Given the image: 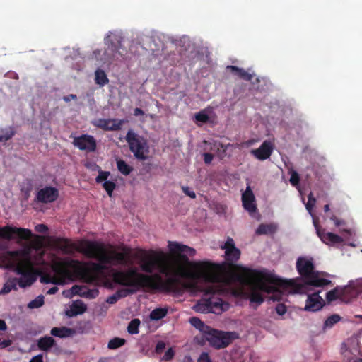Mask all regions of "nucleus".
<instances>
[{
  "instance_id": "nucleus-1",
  "label": "nucleus",
  "mask_w": 362,
  "mask_h": 362,
  "mask_svg": "<svg viewBox=\"0 0 362 362\" xmlns=\"http://www.w3.org/2000/svg\"><path fill=\"white\" fill-rule=\"evenodd\" d=\"M168 248L171 254L175 255L173 260H170L163 251L144 252L139 257V265L146 274L139 273L136 269L115 271L112 274L113 281L116 284L137 289L158 290L164 285L161 275L166 276L165 283L168 285L176 283L180 277L209 279L206 274L210 269L209 266L204 262L197 263L189 259L188 256L194 257L196 255L195 249L171 241L168 243Z\"/></svg>"
},
{
  "instance_id": "nucleus-2",
  "label": "nucleus",
  "mask_w": 362,
  "mask_h": 362,
  "mask_svg": "<svg viewBox=\"0 0 362 362\" xmlns=\"http://www.w3.org/2000/svg\"><path fill=\"white\" fill-rule=\"evenodd\" d=\"M197 262H204L209 266L210 269L206 272V274L209 276V278L210 277V279L183 277L193 281L190 284L192 288L203 293L202 299L198 301L195 306L196 310L202 313H212L220 314L226 310L225 306H227V304L224 303L221 298L216 296L220 289L214 284L218 283L221 280L219 274L220 267L218 264L207 261H199Z\"/></svg>"
},
{
  "instance_id": "nucleus-3",
  "label": "nucleus",
  "mask_w": 362,
  "mask_h": 362,
  "mask_svg": "<svg viewBox=\"0 0 362 362\" xmlns=\"http://www.w3.org/2000/svg\"><path fill=\"white\" fill-rule=\"evenodd\" d=\"M296 269L303 278V283H298L294 279L277 282L284 288H291L295 293H306L310 286L324 287L332 284L330 280L319 278V272L315 270L312 259L299 257L296 262Z\"/></svg>"
},
{
  "instance_id": "nucleus-4",
  "label": "nucleus",
  "mask_w": 362,
  "mask_h": 362,
  "mask_svg": "<svg viewBox=\"0 0 362 362\" xmlns=\"http://www.w3.org/2000/svg\"><path fill=\"white\" fill-rule=\"evenodd\" d=\"M2 260L6 268L12 269L17 274V284L21 288L30 286L37 279V274L33 264L28 252L24 250L6 251L2 255Z\"/></svg>"
},
{
  "instance_id": "nucleus-5",
  "label": "nucleus",
  "mask_w": 362,
  "mask_h": 362,
  "mask_svg": "<svg viewBox=\"0 0 362 362\" xmlns=\"http://www.w3.org/2000/svg\"><path fill=\"white\" fill-rule=\"evenodd\" d=\"M233 280L245 286H253L262 292L271 294L270 299L273 301H279L282 299L283 293L276 287L268 284L266 281H274L270 276L262 272L248 268H242L240 272H234L231 274Z\"/></svg>"
},
{
  "instance_id": "nucleus-6",
  "label": "nucleus",
  "mask_w": 362,
  "mask_h": 362,
  "mask_svg": "<svg viewBox=\"0 0 362 362\" xmlns=\"http://www.w3.org/2000/svg\"><path fill=\"white\" fill-rule=\"evenodd\" d=\"M102 247V252H96V257H87L88 258L95 259L98 262H93L91 264V269L93 272L99 273L106 269L105 264L112 265H126L129 261V250L127 247L123 248V252H118L114 250L107 251L105 245L99 243Z\"/></svg>"
},
{
  "instance_id": "nucleus-7",
  "label": "nucleus",
  "mask_w": 362,
  "mask_h": 362,
  "mask_svg": "<svg viewBox=\"0 0 362 362\" xmlns=\"http://www.w3.org/2000/svg\"><path fill=\"white\" fill-rule=\"evenodd\" d=\"M69 269H71L77 273L81 272L83 269L81 263L78 260L66 259L58 262L52 267L54 275L45 274L41 276L40 281L43 284H64L66 279L70 276Z\"/></svg>"
},
{
  "instance_id": "nucleus-8",
  "label": "nucleus",
  "mask_w": 362,
  "mask_h": 362,
  "mask_svg": "<svg viewBox=\"0 0 362 362\" xmlns=\"http://www.w3.org/2000/svg\"><path fill=\"white\" fill-rule=\"evenodd\" d=\"M58 245L66 254H71L77 251L86 257H96V252H102V247L97 241L81 240L76 244L68 239H60L58 241Z\"/></svg>"
},
{
  "instance_id": "nucleus-9",
  "label": "nucleus",
  "mask_w": 362,
  "mask_h": 362,
  "mask_svg": "<svg viewBox=\"0 0 362 362\" xmlns=\"http://www.w3.org/2000/svg\"><path fill=\"white\" fill-rule=\"evenodd\" d=\"M125 139L130 151L137 159L141 160L147 159L149 148L147 141L142 136L138 135L132 130H129Z\"/></svg>"
},
{
  "instance_id": "nucleus-10",
  "label": "nucleus",
  "mask_w": 362,
  "mask_h": 362,
  "mask_svg": "<svg viewBox=\"0 0 362 362\" xmlns=\"http://www.w3.org/2000/svg\"><path fill=\"white\" fill-rule=\"evenodd\" d=\"M233 334V332L219 331L211 327L203 338L209 341L211 346L220 349L228 346L231 343Z\"/></svg>"
},
{
  "instance_id": "nucleus-11",
  "label": "nucleus",
  "mask_w": 362,
  "mask_h": 362,
  "mask_svg": "<svg viewBox=\"0 0 362 362\" xmlns=\"http://www.w3.org/2000/svg\"><path fill=\"white\" fill-rule=\"evenodd\" d=\"M31 237L32 232L27 228L12 227L11 226L0 227V239L11 240L18 238L20 240H27Z\"/></svg>"
},
{
  "instance_id": "nucleus-12",
  "label": "nucleus",
  "mask_w": 362,
  "mask_h": 362,
  "mask_svg": "<svg viewBox=\"0 0 362 362\" xmlns=\"http://www.w3.org/2000/svg\"><path fill=\"white\" fill-rule=\"evenodd\" d=\"M225 249L226 260L230 264L231 267L238 269L240 272L243 267L233 264L240 257V250L235 246V243L231 238H228L225 245L223 247Z\"/></svg>"
},
{
  "instance_id": "nucleus-13",
  "label": "nucleus",
  "mask_w": 362,
  "mask_h": 362,
  "mask_svg": "<svg viewBox=\"0 0 362 362\" xmlns=\"http://www.w3.org/2000/svg\"><path fill=\"white\" fill-rule=\"evenodd\" d=\"M73 144L81 151L87 153L94 152L97 148V141L94 136L86 134L74 137Z\"/></svg>"
},
{
  "instance_id": "nucleus-14",
  "label": "nucleus",
  "mask_w": 362,
  "mask_h": 362,
  "mask_svg": "<svg viewBox=\"0 0 362 362\" xmlns=\"http://www.w3.org/2000/svg\"><path fill=\"white\" fill-rule=\"evenodd\" d=\"M93 125L104 131H119L124 124V119H98L92 122Z\"/></svg>"
},
{
  "instance_id": "nucleus-15",
  "label": "nucleus",
  "mask_w": 362,
  "mask_h": 362,
  "mask_svg": "<svg viewBox=\"0 0 362 362\" xmlns=\"http://www.w3.org/2000/svg\"><path fill=\"white\" fill-rule=\"evenodd\" d=\"M59 197L57 189L53 187H45L40 189L35 197V201L40 203H51Z\"/></svg>"
},
{
  "instance_id": "nucleus-16",
  "label": "nucleus",
  "mask_w": 362,
  "mask_h": 362,
  "mask_svg": "<svg viewBox=\"0 0 362 362\" xmlns=\"http://www.w3.org/2000/svg\"><path fill=\"white\" fill-rule=\"evenodd\" d=\"M314 226L318 237L326 245H334L343 243L344 240L341 236L331 232H326L325 229L320 228L317 223L315 221Z\"/></svg>"
},
{
  "instance_id": "nucleus-17",
  "label": "nucleus",
  "mask_w": 362,
  "mask_h": 362,
  "mask_svg": "<svg viewBox=\"0 0 362 362\" xmlns=\"http://www.w3.org/2000/svg\"><path fill=\"white\" fill-rule=\"evenodd\" d=\"M274 146L270 141L265 140L258 148L252 149L250 153L259 160L268 159L273 153Z\"/></svg>"
},
{
  "instance_id": "nucleus-18",
  "label": "nucleus",
  "mask_w": 362,
  "mask_h": 362,
  "mask_svg": "<svg viewBox=\"0 0 362 362\" xmlns=\"http://www.w3.org/2000/svg\"><path fill=\"white\" fill-rule=\"evenodd\" d=\"M324 305V301L320 296L319 292L308 296L305 310L315 312L320 310Z\"/></svg>"
},
{
  "instance_id": "nucleus-19",
  "label": "nucleus",
  "mask_w": 362,
  "mask_h": 362,
  "mask_svg": "<svg viewBox=\"0 0 362 362\" xmlns=\"http://www.w3.org/2000/svg\"><path fill=\"white\" fill-rule=\"evenodd\" d=\"M255 198L254 194L250 187H247L245 192L242 194V202L245 209L250 213L255 212L257 206L255 204Z\"/></svg>"
},
{
  "instance_id": "nucleus-20",
  "label": "nucleus",
  "mask_w": 362,
  "mask_h": 362,
  "mask_svg": "<svg viewBox=\"0 0 362 362\" xmlns=\"http://www.w3.org/2000/svg\"><path fill=\"white\" fill-rule=\"evenodd\" d=\"M87 310L86 305L81 300H76L73 303L70 310L66 311V315L71 317L84 313Z\"/></svg>"
},
{
  "instance_id": "nucleus-21",
  "label": "nucleus",
  "mask_w": 362,
  "mask_h": 362,
  "mask_svg": "<svg viewBox=\"0 0 362 362\" xmlns=\"http://www.w3.org/2000/svg\"><path fill=\"white\" fill-rule=\"evenodd\" d=\"M37 345L40 350L48 351L52 347L56 345V341L52 337L45 336L40 337L37 340Z\"/></svg>"
},
{
  "instance_id": "nucleus-22",
  "label": "nucleus",
  "mask_w": 362,
  "mask_h": 362,
  "mask_svg": "<svg viewBox=\"0 0 362 362\" xmlns=\"http://www.w3.org/2000/svg\"><path fill=\"white\" fill-rule=\"evenodd\" d=\"M228 70H230L234 75L238 76L240 78L243 79L247 81H250L252 79L253 75L246 71L245 69L242 68H239L236 66H228L227 67Z\"/></svg>"
},
{
  "instance_id": "nucleus-23",
  "label": "nucleus",
  "mask_w": 362,
  "mask_h": 362,
  "mask_svg": "<svg viewBox=\"0 0 362 362\" xmlns=\"http://www.w3.org/2000/svg\"><path fill=\"white\" fill-rule=\"evenodd\" d=\"M74 332V329L66 327H53L50 332L52 336L59 338L69 337L71 336Z\"/></svg>"
},
{
  "instance_id": "nucleus-24",
  "label": "nucleus",
  "mask_w": 362,
  "mask_h": 362,
  "mask_svg": "<svg viewBox=\"0 0 362 362\" xmlns=\"http://www.w3.org/2000/svg\"><path fill=\"white\" fill-rule=\"evenodd\" d=\"M250 287V291L249 293V299L251 303H256L257 305H261L264 300V298L262 294L255 288L253 286H249Z\"/></svg>"
},
{
  "instance_id": "nucleus-25",
  "label": "nucleus",
  "mask_w": 362,
  "mask_h": 362,
  "mask_svg": "<svg viewBox=\"0 0 362 362\" xmlns=\"http://www.w3.org/2000/svg\"><path fill=\"white\" fill-rule=\"evenodd\" d=\"M189 322L193 327L202 332L203 337L211 328V327L205 325L204 322H202L199 317H190Z\"/></svg>"
},
{
  "instance_id": "nucleus-26",
  "label": "nucleus",
  "mask_w": 362,
  "mask_h": 362,
  "mask_svg": "<svg viewBox=\"0 0 362 362\" xmlns=\"http://www.w3.org/2000/svg\"><path fill=\"white\" fill-rule=\"evenodd\" d=\"M17 289V278H11L4 284L3 288L0 290V296L8 294L12 290L16 291Z\"/></svg>"
},
{
  "instance_id": "nucleus-27",
  "label": "nucleus",
  "mask_w": 362,
  "mask_h": 362,
  "mask_svg": "<svg viewBox=\"0 0 362 362\" xmlns=\"http://www.w3.org/2000/svg\"><path fill=\"white\" fill-rule=\"evenodd\" d=\"M276 227L274 224H260L256 230L257 235H269L276 232Z\"/></svg>"
},
{
  "instance_id": "nucleus-28",
  "label": "nucleus",
  "mask_w": 362,
  "mask_h": 362,
  "mask_svg": "<svg viewBox=\"0 0 362 362\" xmlns=\"http://www.w3.org/2000/svg\"><path fill=\"white\" fill-rule=\"evenodd\" d=\"M108 49H110L112 50V52H113V58H115L117 59H119L118 56L123 57L127 53L126 49L122 47L120 42L119 43L118 45H116L113 42H111V44L108 47Z\"/></svg>"
},
{
  "instance_id": "nucleus-29",
  "label": "nucleus",
  "mask_w": 362,
  "mask_h": 362,
  "mask_svg": "<svg viewBox=\"0 0 362 362\" xmlns=\"http://www.w3.org/2000/svg\"><path fill=\"white\" fill-rule=\"evenodd\" d=\"M95 83L100 86H104L109 82L106 74L102 69H97L95 72Z\"/></svg>"
},
{
  "instance_id": "nucleus-30",
  "label": "nucleus",
  "mask_w": 362,
  "mask_h": 362,
  "mask_svg": "<svg viewBox=\"0 0 362 362\" xmlns=\"http://www.w3.org/2000/svg\"><path fill=\"white\" fill-rule=\"evenodd\" d=\"M15 135V131L12 127L0 128V142L6 141Z\"/></svg>"
},
{
  "instance_id": "nucleus-31",
  "label": "nucleus",
  "mask_w": 362,
  "mask_h": 362,
  "mask_svg": "<svg viewBox=\"0 0 362 362\" xmlns=\"http://www.w3.org/2000/svg\"><path fill=\"white\" fill-rule=\"evenodd\" d=\"M168 314L167 308H156L153 310L150 313V318L152 320H159L163 319Z\"/></svg>"
},
{
  "instance_id": "nucleus-32",
  "label": "nucleus",
  "mask_w": 362,
  "mask_h": 362,
  "mask_svg": "<svg viewBox=\"0 0 362 362\" xmlns=\"http://www.w3.org/2000/svg\"><path fill=\"white\" fill-rule=\"evenodd\" d=\"M118 170L124 175H129L133 170V168L123 160H117Z\"/></svg>"
},
{
  "instance_id": "nucleus-33",
  "label": "nucleus",
  "mask_w": 362,
  "mask_h": 362,
  "mask_svg": "<svg viewBox=\"0 0 362 362\" xmlns=\"http://www.w3.org/2000/svg\"><path fill=\"white\" fill-rule=\"evenodd\" d=\"M141 324L140 320L138 318H134L132 320L128 326H127V332L130 334H136L139 332V325Z\"/></svg>"
},
{
  "instance_id": "nucleus-34",
  "label": "nucleus",
  "mask_w": 362,
  "mask_h": 362,
  "mask_svg": "<svg viewBox=\"0 0 362 362\" xmlns=\"http://www.w3.org/2000/svg\"><path fill=\"white\" fill-rule=\"evenodd\" d=\"M126 340L122 338L115 337L110 340L107 344V347L110 349H116L124 345Z\"/></svg>"
},
{
  "instance_id": "nucleus-35",
  "label": "nucleus",
  "mask_w": 362,
  "mask_h": 362,
  "mask_svg": "<svg viewBox=\"0 0 362 362\" xmlns=\"http://www.w3.org/2000/svg\"><path fill=\"white\" fill-rule=\"evenodd\" d=\"M341 320V317L339 315L334 314L328 317L324 323L325 328H330L334 325L337 323Z\"/></svg>"
},
{
  "instance_id": "nucleus-36",
  "label": "nucleus",
  "mask_w": 362,
  "mask_h": 362,
  "mask_svg": "<svg viewBox=\"0 0 362 362\" xmlns=\"http://www.w3.org/2000/svg\"><path fill=\"white\" fill-rule=\"evenodd\" d=\"M216 153L219 158L223 159L226 156V151L230 144L225 145L222 143H218L216 145Z\"/></svg>"
},
{
  "instance_id": "nucleus-37",
  "label": "nucleus",
  "mask_w": 362,
  "mask_h": 362,
  "mask_svg": "<svg viewBox=\"0 0 362 362\" xmlns=\"http://www.w3.org/2000/svg\"><path fill=\"white\" fill-rule=\"evenodd\" d=\"M139 290V289H137V288L129 287L127 288L119 289L116 293H117L119 298H121L126 297L128 295L132 294Z\"/></svg>"
},
{
  "instance_id": "nucleus-38",
  "label": "nucleus",
  "mask_w": 362,
  "mask_h": 362,
  "mask_svg": "<svg viewBox=\"0 0 362 362\" xmlns=\"http://www.w3.org/2000/svg\"><path fill=\"white\" fill-rule=\"evenodd\" d=\"M44 304V296L42 295L38 296L34 300H31L28 303V308H38L42 306Z\"/></svg>"
},
{
  "instance_id": "nucleus-39",
  "label": "nucleus",
  "mask_w": 362,
  "mask_h": 362,
  "mask_svg": "<svg viewBox=\"0 0 362 362\" xmlns=\"http://www.w3.org/2000/svg\"><path fill=\"white\" fill-rule=\"evenodd\" d=\"M103 187L107 192L109 197H112V192L116 187V184L112 181H105L103 182Z\"/></svg>"
},
{
  "instance_id": "nucleus-40",
  "label": "nucleus",
  "mask_w": 362,
  "mask_h": 362,
  "mask_svg": "<svg viewBox=\"0 0 362 362\" xmlns=\"http://www.w3.org/2000/svg\"><path fill=\"white\" fill-rule=\"evenodd\" d=\"M99 294V291L98 288H88L86 287V293H83L82 295L83 298L93 299L95 298Z\"/></svg>"
},
{
  "instance_id": "nucleus-41",
  "label": "nucleus",
  "mask_w": 362,
  "mask_h": 362,
  "mask_svg": "<svg viewBox=\"0 0 362 362\" xmlns=\"http://www.w3.org/2000/svg\"><path fill=\"white\" fill-rule=\"evenodd\" d=\"M308 200L307 204H305L306 209L308 211V212L312 214V210L313 207L315 206L316 199L313 197V194L312 192H310L308 197Z\"/></svg>"
},
{
  "instance_id": "nucleus-42",
  "label": "nucleus",
  "mask_w": 362,
  "mask_h": 362,
  "mask_svg": "<svg viewBox=\"0 0 362 362\" xmlns=\"http://www.w3.org/2000/svg\"><path fill=\"white\" fill-rule=\"evenodd\" d=\"M110 173L109 171H103L101 170H99L98 175L95 178V182L97 183H101L103 181H107V178L110 176Z\"/></svg>"
},
{
  "instance_id": "nucleus-43",
  "label": "nucleus",
  "mask_w": 362,
  "mask_h": 362,
  "mask_svg": "<svg viewBox=\"0 0 362 362\" xmlns=\"http://www.w3.org/2000/svg\"><path fill=\"white\" fill-rule=\"evenodd\" d=\"M71 292L73 295H77L81 297H83L82 295L83 293H86V286H78V285H74L71 288Z\"/></svg>"
},
{
  "instance_id": "nucleus-44",
  "label": "nucleus",
  "mask_w": 362,
  "mask_h": 362,
  "mask_svg": "<svg viewBox=\"0 0 362 362\" xmlns=\"http://www.w3.org/2000/svg\"><path fill=\"white\" fill-rule=\"evenodd\" d=\"M195 119L198 122L206 123L209 120V117L205 112L200 111L195 115Z\"/></svg>"
},
{
  "instance_id": "nucleus-45",
  "label": "nucleus",
  "mask_w": 362,
  "mask_h": 362,
  "mask_svg": "<svg viewBox=\"0 0 362 362\" xmlns=\"http://www.w3.org/2000/svg\"><path fill=\"white\" fill-rule=\"evenodd\" d=\"M337 298V289L334 288L328 291L326 294V299L328 302H332Z\"/></svg>"
},
{
  "instance_id": "nucleus-46",
  "label": "nucleus",
  "mask_w": 362,
  "mask_h": 362,
  "mask_svg": "<svg viewBox=\"0 0 362 362\" xmlns=\"http://www.w3.org/2000/svg\"><path fill=\"white\" fill-rule=\"evenodd\" d=\"M300 181V177L296 171H293L291 177H290V182L293 186H296L298 185Z\"/></svg>"
},
{
  "instance_id": "nucleus-47",
  "label": "nucleus",
  "mask_w": 362,
  "mask_h": 362,
  "mask_svg": "<svg viewBox=\"0 0 362 362\" xmlns=\"http://www.w3.org/2000/svg\"><path fill=\"white\" fill-rule=\"evenodd\" d=\"M182 190L185 193V195L189 196L192 199L196 198L195 192L192 190L189 187L182 186Z\"/></svg>"
},
{
  "instance_id": "nucleus-48",
  "label": "nucleus",
  "mask_w": 362,
  "mask_h": 362,
  "mask_svg": "<svg viewBox=\"0 0 362 362\" xmlns=\"http://www.w3.org/2000/svg\"><path fill=\"white\" fill-rule=\"evenodd\" d=\"M276 312L279 315H284L286 313V307L285 306V305L282 304V303H279L277 304V305L276 306Z\"/></svg>"
},
{
  "instance_id": "nucleus-49",
  "label": "nucleus",
  "mask_w": 362,
  "mask_h": 362,
  "mask_svg": "<svg viewBox=\"0 0 362 362\" xmlns=\"http://www.w3.org/2000/svg\"><path fill=\"white\" fill-rule=\"evenodd\" d=\"M165 349V343L163 341H159L156 346L155 351L157 354H161Z\"/></svg>"
},
{
  "instance_id": "nucleus-50",
  "label": "nucleus",
  "mask_w": 362,
  "mask_h": 362,
  "mask_svg": "<svg viewBox=\"0 0 362 362\" xmlns=\"http://www.w3.org/2000/svg\"><path fill=\"white\" fill-rule=\"evenodd\" d=\"M197 362H211V361L209 354L206 352H203L198 358Z\"/></svg>"
},
{
  "instance_id": "nucleus-51",
  "label": "nucleus",
  "mask_w": 362,
  "mask_h": 362,
  "mask_svg": "<svg viewBox=\"0 0 362 362\" xmlns=\"http://www.w3.org/2000/svg\"><path fill=\"white\" fill-rule=\"evenodd\" d=\"M204 162L205 164H210L214 158V155L210 153H204L203 154Z\"/></svg>"
},
{
  "instance_id": "nucleus-52",
  "label": "nucleus",
  "mask_w": 362,
  "mask_h": 362,
  "mask_svg": "<svg viewBox=\"0 0 362 362\" xmlns=\"http://www.w3.org/2000/svg\"><path fill=\"white\" fill-rule=\"evenodd\" d=\"M35 230L44 233L48 230V227L45 224H38L35 226Z\"/></svg>"
},
{
  "instance_id": "nucleus-53",
  "label": "nucleus",
  "mask_w": 362,
  "mask_h": 362,
  "mask_svg": "<svg viewBox=\"0 0 362 362\" xmlns=\"http://www.w3.org/2000/svg\"><path fill=\"white\" fill-rule=\"evenodd\" d=\"M119 297L117 294V293L112 296H109L107 298V303H109V304H115L117 303V301L119 300Z\"/></svg>"
},
{
  "instance_id": "nucleus-54",
  "label": "nucleus",
  "mask_w": 362,
  "mask_h": 362,
  "mask_svg": "<svg viewBox=\"0 0 362 362\" xmlns=\"http://www.w3.org/2000/svg\"><path fill=\"white\" fill-rule=\"evenodd\" d=\"M174 356V351H173L172 349H169L164 354V356H163V358L165 360V361H169L170 360L171 358H173Z\"/></svg>"
},
{
  "instance_id": "nucleus-55",
  "label": "nucleus",
  "mask_w": 362,
  "mask_h": 362,
  "mask_svg": "<svg viewBox=\"0 0 362 362\" xmlns=\"http://www.w3.org/2000/svg\"><path fill=\"white\" fill-rule=\"evenodd\" d=\"M11 344V341L9 339H5L1 341L0 339V349H4Z\"/></svg>"
},
{
  "instance_id": "nucleus-56",
  "label": "nucleus",
  "mask_w": 362,
  "mask_h": 362,
  "mask_svg": "<svg viewBox=\"0 0 362 362\" xmlns=\"http://www.w3.org/2000/svg\"><path fill=\"white\" fill-rule=\"evenodd\" d=\"M29 362H43V355L40 354L35 356H33Z\"/></svg>"
},
{
  "instance_id": "nucleus-57",
  "label": "nucleus",
  "mask_w": 362,
  "mask_h": 362,
  "mask_svg": "<svg viewBox=\"0 0 362 362\" xmlns=\"http://www.w3.org/2000/svg\"><path fill=\"white\" fill-rule=\"evenodd\" d=\"M76 99H77V96L75 94H69L68 95L64 96V98H63V100L66 103L71 101V100H76Z\"/></svg>"
},
{
  "instance_id": "nucleus-58",
  "label": "nucleus",
  "mask_w": 362,
  "mask_h": 362,
  "mask_svg": "<svg viewBox=\"0 0 362 362\" xmlns=\"http://www.w3.org/2000/svg\"><path fill=\"white\" fill-rule=\"evenodd\" d=\"M144 115V112L139 107H136L134 110V115L136 117L141 116Z\"/></svg>"
},
{
  "instance_id": "nucleus-59",
  "label": "nucleus",
  "mask_w": 362,
  "mask_h": 362,
  "mask_svg": "<svg viewBox=\"0 0 362 362\" xmlns=\"http://www.w3.org/2000/svg\"><path fill=\"white\" fill-rule=\"evenodd\" d=\"M7 329V325L4 320L0 319V330L5 331Z\"/></svg>"
},
{
  "instance_id": "nucleus-60",
  "label": "nucleus",
  "mask_w": 362,
  "mask_h": 362,
  "mask_svg": "<svg viewBox=\"0 0 362 362\" xmlns=\"http://www.w3.org/2000/svg\"><path fill=\"white\" fill-rule=\"evenodd\" d=\"M57 291H58V288L57 286H54V287H52L51 288H49L47 291V294H50V295L51 294H54V293H56L57 292Z\"/></svg>"
},
{
  "instance_id": "nucleus-61",
  "label": "nucleus",
  "mask_w": 362,
  "mask_h": 362,
  "mask_svg": "<svg viewBox=\"0 0 362 362\" xmlns=\"http://www.w3.org/2000/svg\"><path fill=\"white\" fill-rule=\"evenodd\" d=\"M345 224V221L344 220L338 219L337 222L335 223L336 226H340Z\"/></svg>"
},
{
  "instance_id": "nucleus-62",
  "label": "nucleus",
  "mask_w": 362,
  "mask_h": 362,
  "mask_svg": "<svg viewBox=\"0 0 362 362\" xmlns=\"http://www.w3.org/2000/svg\"><path fill=\"white\" fill-rule=\"evenodd\" d=\"M330 219H331L332 221H334V223H337V221H338V219H339V218H338L335 215H332V216L330 217Z\"/></svg>"
},
{
  "instance_id": "nucleus-63",
  "label": "nucleus",
  "mask_w": 362,
  "mask_h": 362,
  "mask_svg": "<svg viewBox=\"0 0 362 362\" xmlns=\"http://www.w3.org/2000/svg\"><path fill=\"white\" fill-rule=\"evenodd\" d=\"M324 211L325 212H327L329 211V204H326L325 206H324Z\"/></svg>"
},
{
  "instance_id": "nucleus-64",
  "label": "nucleus",
  "mask_w": 362,
  "mask_h": 362,
  "mask_svg": "<svg viewBox=\"0 0 362 362\" xmlns=\"http://www.w3.org/2000/svg\"><path fill=\"white\" fill-rule=\"evenodd\" d=\"M354 362H362V359L358 358L354 361Z\"/></svg>"
}]
</instances>
